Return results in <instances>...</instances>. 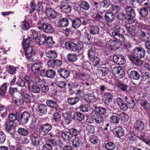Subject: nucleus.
I'll use <instances>...</instances> for the list:
<instances>
[{"instance_id": "22", "label": "nucleus", "mask_w": 150, "mask_h": 150, "mask_svg": "<svg viewBox=\"0 0 150 150\" xmlns=\"http://www.w3.org/2000/svg\"><path fill=\"white\" fill-rule=\"evenodd\" d=\"M58 72L60 76L64 79L67 78L70 75L69 71L64 69H59L58 70Z\"/></svg>"}, {"instance_id": "49", "label": "nucleus", "mask_w": 150, "mask_h": 150, "mask_svg": "<svg viewBox=\"0 0 150 150\" xmlns=\"http://www.w3.org/2000/svg\"><path fill=\"white\" fill-rule=\"evenodd\" d=\"M63 117L67 121H68V123H69L71 120V114L68 112H66L62 114Z\"/></svg>"}, {"instance_id": "56", "label": "nucleus", "mask_w": 150, "mask_h": 150, "mask_svg": "<svg viewBox=\"0 0 150 150\" xmlns=\"http://www.w3.org/2000/svg\"><path fill=\"white\" fill-rule=\"evenodd\" d=\"M117 17L118 19L120 20H125L126 18V15L122 13H118L117 14Z\"/></svg>"}, {"instance_id": "54", "label": "nucleus", "mask_w": 150, "mask_h": 150, "mask_svg": "<svg viewBox=\"0 0 150 150\" xmlns=\"http://www.w3.org/2000/svg\"><path fill=\"white\" fill-rule=\"evenodd\" d=\"M94 49L91 48L88 50V57L90 59L94 57L95 56V53Z\"/></svg>"}, {"instance_id": "29", "label": "nucleus", "mask_w": 150, "mask_h": 150, "mask_svg": "<svg viewBox=\"0 0 150 150\" xmlns=\"http://www.w3.org/2000/svg\"><path fill=\"white\" fill-rule=\"evenodd\" d=\"M89 30L91 34L95 35L98 34L99 29L97 26L90 25L89 26Z\"/></svg>"}, {"instance_id": "30", "label": "nucleus", "mask_w": 150, "mask_h": 150, "mask_svg": "<svg viewBox=\"0 0 150 150\" xmlns=\"http://www.w3.org/2000/svg\"><path fill=\"white\" fill-rule=\"evenodd\" d=\"M103 97L108 103H110L112 102L113 96L111 93L109 92L105 93L103 96Z\"/></svg>"}, {"instance_id": "44", "label": "nucleus", "mask_w": 150, "mask_h": 150, "mask_svg": "<svg viewBox=\"0 0 150 150\" xmlns=\"http://www.w3.org/2000/svg\"><path fill=\"white\" fill-rule=\"evenodd\" d=\"M139 13L142 17L145 18L148 15V11L146 8L142 7L140 9Z\"/></svg>"}, {"instance_id": "52", "label": "nucleus", "mask_w": 150, "mask_h": 150, "mask_svg": "<svg viewBox=\"0 0 150 150\" xmlns=\"http://www.w3.org/2000/svg\"><path fill=\"white\" fill-rule=\"evenodd\" d=\"M33 42V40L31 38L28 37V38L25 39H24L23 42V45H30Z\"/></svg>"}, {"instance_id": "61", "label": "nucleus", "mask_w": 150, "mask_h": 150, "mask_svg": "<svg viewBox=\"0 0 150 150\" xmlns=\"http://www.w3.org/2000/svg\"><path fill=\"white\" fill-rule=\"evenodd\" d=\"M24 102L29 103L30 102V96L28 94H26L24 96H22Z\"/></svg>"}, {"instance_id": "6", "label": "nucleus", "mask_w": 150, "mask_h": 150, "mask_svg": "<svg viewBox=\"0 0 150 150\" xmlns=\"http://www.w3.org/2000/svg\"><path fill=\"white\" fill-rule=\"evenodd\" d=\"M52 128V125L48 123L42 124L40 126V130L45 135L50 132Z\"/></svg>"}, {"instance_id": "28", "label": "nucleus", "mask_w": 150, "mask_h": 150, "mask_svg": "<svg viewBox=\"0 0 150 150\" xmlns=\"http://www.w3.org/2000/svg\"><path fill=\"white\" fill-rule=\"evenodd\" d=\"M60 9L62 12L65 13H69L71 10V8L67 3L63 4L60 7Z\"/></svg>"}, {"instance_id": "3", "label": "nucleus", "mask_w": 150, "mask_h": 150, "mask_svg": "<svg viewBox=\"0 0 150 150\" xmlns=\"http://www.w3.org/2000/svg\"><path fill=\"white\" fill-rule=\"evenodd\" d=\"M79 45V44L78 43H76L71 42H67L65 43L66 48L74 52L79 51L81 49V47Z\"/></svg>"}, {"instance_id": "47", "label": "nucleus", "mask_w": 150, "mask_h": 150, "mask_svg": "<svg viewBox=\"0 0 150 150\" xmlns=\"http://www.w3.org/2000/svg\"><path fill=\"white\" fill-rule=\"evenodd\" d=\"M55 84L60 88H64L66 86V83L64 81H55Z\"/></svg>"}, {"instance_id": "14", "label": "nucleus", "mask_w": 150, "mask_h": 150, "mask_svg": "<svg viewBox=\"0 0 150 150\" xmlns=\"http://www.w3.org/2000/svg\"><path fill=\"white\" fill-rule=\"evenodd\" d=\"M42 28L45 32L51 33L54 32V29L52 26L47 23H44L42 24Z\"/></svg>"}, {"instance_id": "46", "label": "nucleus", "mask_w": 150, "mask_h": 150, "mask_svg": "<svg viewBox=\"0 0 150 150\" xmlns=\"http://www.w3.org/2000/svg\"><path fill=\"white\" fill-rule=\"evenodd\" d=\"M90 60L93 62V64L94 66H96L100 64V60L98 57L96 56L90 59Z\"/></svg>"}, {"instance_id": "18", "label": "nucleus", "mask_w": 150, "mask_h": 150, "mask_svg": "<svg viewBox=\"0 0 150 150\" xmlns=\"http://www.w3.org/2000/svg\"><path fill=\"white\" fill-rule=\"evenodd\" d=\"M115 134L117 137H122L124 135V132L123 128L121 127H117L114 129Z\"/></svg>"}, {"instance_id": "8", "label": "nucleus", "mask_w": 150, "mask_h": 150, "mask_svg": "<svg viewBox=\"0 0 150 150\" xmlns=\"http://www.w3.org/2000/svg\"><path fill=\"white\" fill-rule=\"evenodd\" d=\"M45 13L50 19H54L57 16V12L53 9L50 8H48L46 10Z\"/></svg>"}, {"instance_id": "34", "label": "nucleus", "mask_w": 150, "mask_h": 150, "mask_svg": "<svg viewBox=\"0 0 150 150\" xmlns=\"http://www.w3.org/2000/svg\"><path fill=\"white\" fill-rule=\"evenodd\" d=\"M31 143L35 146H37L40 144V139L39 138L35 136L31 137Z\"/></svg>"}, {"instance_id": "1", "label": "nucleus", "mask_w": 150, "mask_h": 150, "mask_svg": "<svg viewBox=\"0 0 150 150\" xmlns=\"http://www.w3.org/2000/svg\"><path fill=\"white\" fill-rule=\"evenodd\" d=\"M4 126L6 130L8 132L10 133L12 137L16 139V140H20L21 139L19 137H16L18 134H16V132L15 131V126L14 125V123L10 121H8L4 124Z\"/></svg>"}, {"instance_id": "7", "label": "nucleus", "mask_w": 150, "mask_h": 150, "mask_svg": "<svg viewBox=\"0 0 150 150\" xmlns=\"http://www.w3.org/2000/svg\"><path fill=\"white\" fill-rule=\"evenodd\" d=\"M37 111L40 115H42L46 114L47 112V107L44 104L39 103L37 105Z\"/></svg>"}, {"instance_id": "38", "label": "nucleus", "mask_w": 150, "mask_h": 150, "mask_svg": "<svg viewBox=\"0 0 150 150\" xmlns=\"http://www.w3.org/2000/svg\"><path fill=\"white\" fill-rule=\"evenodd\" d=\"M74 115L76 119L79 121L83 120L85 117L84 115L83 114L79 112H75Z\"/></svg>"}, {"instance_id": "37", "label": "nucleus", "mask_w": 150, "mask_h": 150, "mask_svg": "<svg viewBox=\"0 0 150 150\" xmlns=\"http://www.w3.org/2000/svg\"><path fill=\"white\" fill-rule=\"evenodd\" d=\"M79 100V98L78 97H75L74 98H68L67 99L68 103L71 105H74Z\"/></svg>"}, {"instance_id": "48", "label": "nucleus", "mask_w": 150, "mask_h": 150, "mask_svg": "<svg viewBox=\"0 0 150 150\" xmlns=\"http://www.w3.org/2000/svg\"><path fill=\"white\" fill-rule=\"evenodd\" d=\"M16 68L13 66H10L7 69V72L10 74H14L16 72Z\"/></svg>"}, {"instance_id": "41", "label": "nucleus", "mask_w": 150, "mask_h": 150, "mask_svg": "<svg viewBox=\"0 0 150 150\" xmlns=\"http://www.w3.org/2000/svg\"><path fill=\"white\" fill-rule=\"evenodd\" d=\"M117 87L120 88L123 91H127L128 86L126 84H124L121 82H119L117 85Z\"/></svg>"}, {"instance_id": "32", "label": "nucleus", "mask_w": 150, "mask_h": 150, "mask_svg": "<svg viewBox=\"0 0 150 150\" xmlns=\"http://www.w3.org/2000/svg\"><path fill=\"white\" fill-rule=\"evenodd\" d=\"M67 58L69 61L71 62H75L78 59L77 55L76 54H69L67 55Z\"/></svg>"}, {"instance_id": "10", "label": "nucleus", "mask_w": 150, "mask_h": 150, "mask_svg": "<svg viewBox=\"0 0 150 150\" xmlns=\"http://www.w3.org/2000/svg\"><path fill=\"white\" fill-rule=\"evenodd\" d=\"M116 102L119 108L123 111H125L128 109V105L121 98H117L116 99Z\"/></svg>"}, {"instance_id": "12", "label": "nucleus", "mask_w": 150, "mask_h": 150, "mask_svg": "<svg viewBox=\"0 0 150 150\" xmlns=\"http://www.w3.org/2000/svg\"><path fill=\"white\" fill-rule=\"evenodd\" d=\"M95 111L93 112V114L97 113L99 115L101 116L105 114L106 113V109L103 107L95 106L94 107Z\"/></svg>"}, {"instance_id": "33", "label": "nucleus", "mask_w": 150, "mask_h": 150, "mask_svg": "<svg viewBox=\"0 0 150 150\" xmlns=\"http://www.w3.org/2000/svg\"><path fill=\"white\" fill-rule=\"evenodd\" d=\"M42 67L39 64H35L32 66L31 69L34 73H38Z\"/></svg>"}, {"instance_id": "31", "label": "nucleus", "mask_w": 150, "mask_h": 150, "mask_svg": "<svg viewBox=\"0 0 150 150\" xmlns=\"http://www.w3.org/2000/svg\"><path fill=\"white\" fill-rule=\"evenodd\" d=\"M46 36L44 34H41L37 40V43L40 45H42L46 42Z\"/></svg>"}, {"instance_id": "26", "label": "nucleus", "mask_w": 150, "mask_h": 150, "mask_svg": "<svg viewBox=\"0 0 150 150\" xmlns=\"http://www.w3.org/2000/svg\"><path fill=\"white\" fill-rule=\"evenodd\" d=\"M71 21H72V26L75 28H79L82 25L81 20L79 18H76L73 20L71 19Z\"/></svg>"}, {"instance_id": "53", "label": "nucleus", "mask_w": 150, "mask_h": 150, "mask_svg": "<svg viewBox=\"0 0 150 150\" xmlns=\"http://www.w3.org/2000/svg\"><path fill=\"white\" fill-rule=\"evenodd\" d=\"M79 108L80 110L83 112H87L90 110L89 107L88 105H81Z\"/></svg>"}, {"instance_id": "19", "label": "nucleus", "mask_w": 150, "mask_h": 150, "mask_svg": "<svg viewBox=\"0 0 150 150\" xmlns=\"http://www.w3.org/2000/svg\"><path fill=\"white\" fill-rule=\"evenodd\" d=\"M105 18L106 21L108 22H112L115 20V16L111 11H108L105 13Z\"/></svg>"}, {"instance_id": "13", "label": "nucleus", "mask_w": 150, "mask_h": 150, "mask_svg": "<svg viewBox=\"0 0 150 150\" xmlns=\"http://www.w3.org/2000/svg\"><path fill=\"white\" fill-rule=\"evenodd\" d=\"M116 116H112L110 117L111 121L114 123L117 124L119 123L120 117L125 116V113L123 112L120 113L119 114H115Z\"/></svg>"}, {"instance_id": "45", "label": "nucleus", "mask_w": 150, "mask_h": 150, "mask_svg": "<svg viewBox=\"0 0 150 150\" xmlns=\"http://www.w3.org/2000/svg\"><path fill=\"white\" fill-rule=\"evenodd\" d=\"M55 74V71L52 69H48L46 71V76L48 78H53Z\"/></svg>"}, {"instance_id": "39", "label": "nucleus", "mask_w": 150, "mask_h": 150, "mask_svg": "<svg viewBox=\"0 0 150 150\" xmlns=\"http://www.w3.org/2000/svg\"><path fill=\"white\" fill-rule=\"evenodd\" d=\"M7 86L6 83L3 84L0 88V96H3L6 93Z\"/></svg>"}, {"instance_id": "55", "label": "nucleus", "mask_w": 150, "mask_h": 150, "mask_svg": "<svg viewBox=\"0 0 150 150\" xmlns=\"http://www.w3.org/2000/svg\"><path fill=\"white\" fill-rule=\"evenodd\" d=\"M46 42L50 46H51L54 44V41L52 40V38L51 37H48L46 38Z\"/></svg>"}, {"instance_id": "60", "label": "nucleus", "mask_w": 150, "mask_h": 150, "mask_svg": "<svg viewBox=\"0 0 150 150\" xmlns=\"http://www.w3.org/2000/svg\"><path fill=\"white\" fill-rule=\"evenodd\" d=\"M94 120L95 122L98 123H102L103 121V119L101 116L99 115L97 116V115L94 118Z\"/></svg>"}, {"instance_id": "62", "label": "nucleus", "mask_w": 150, "mask_h": 150, "mask_svg": "<svg viewBox=\"0 0 150 150\" xmlns=\"http://www.w3.org/2000/svg\"><path fill=\"white\" fill-rule=\"evenodd\" d=\"M43 150H52V145L47 143L46 142V144L43 146Z\"/></svg>"}, {"instance_id": "20", "label": "nucleus", "mask_w": 150, "mask_h": 150, "mask_svg": "<svg viewBox=\"0 0 150 150\" xmlns=\"http://www.w3.org/2000/svg\"><path fill=\"white\" fill-rule=\"evenodd\" d=\"M69 24L68 19L66 18H62L60 19L57 23L58 27H67Z\"/></svg>"}, {"instance_id": "64", "label": "nucleus", "mask_w": 150, "mask_h": 150, "mask_svg": "<svg viewBox=\"0 0 150 150\" xmlns=\"http://www.w3.org/2000/svg\"><path fill=\"white\" fill-rule=\"evenodd\" d=\"M47 143L50 144V145H51L53 146H55L57 145V141L53 139H49L47 141Z\"/></svg>"}, {"instance_id": "5", "label": "nucleus", "mask_w": 150, "mask_h": 150, "mask_svg": "<svg viewBox=\"0 0 150 150\" xmlns=\"http://www.w3.org/2000/svg\"><path fill=\"white\" fill-rule=\"evenodd\" d=\"M145 51L142 47L136 48L133 51L134 56L136 58L141 59L143 58L145 55Z\"/></svg>"}, {"instance_id": "27", "label": "nucleus", "mask_w": 150, "mask_h": 150, "mask_svg": "<svg viewBox=\"0 0 150 150\" xmlns=\"http://www.w3.org/2000/svg\"><path fill=\"white\" fill-rule=\"evenodd\" d=\"M61 134L62 138L65 141H69L72 139L69 130L68 132L62 131Z\"/></svg>"}, {"instance_id": "43", "label": "nucleus", "mask_w": 150, "mask_h": 150, "mask_svg": "<svg viewBox=\"0 0 150 150\" xmlns=\"http://www.w3.org/2000/svg\"><path fill=\"white\" fill-rule=\"evenodd\" d=\"M81 7L84 10H88L90 7L88 2L86 1H83L80 4Z\"/></svg>"}, {"instance_id": "59", "label": "nucleus", "mask_w": 150, "mask_h": 150, "mask_svg": "<svg viewBox=\"0 0 150 150\" xmlns=\"http://www.w3.org/2000/svg\"><path fill=\"white\" fill-rule=\"evenodd\" d=\"M14 103L18 105H23L24 103L22 96L19 99H15L14 100Z\"/></svg>"}, {"instance_id": "58", "label": "nucleus", "mask_w": 150, "mask_h": 150, "mask_svg": "<svg viewBox=\"0 0 150 150\" xmlns=\"http://www.w3.org/2000/svg\"><path fill=\"white\" fill-rule=\"evenodd\" d=\"M15 84L17 85L18 86L23 87L25 86V82L21 79L17 80Z\"/></svg>"}, {"instance_id": "24", "label": "nucleus", "mask_w": 150, "mask_h": 150, "mask_svg": "<svg viewBox=\"0 0 150 150\" xmlns=\"http://www.w3.org/2000/svg\"><path fill=\"white\" fill-rule=\"evenodd\" d=\"M129 76L130 78L135 80H139L141 78V76L138 72L135 71H131Z\"/></svg>"}, {"instance_id": "57", "label": "nucleus", "mask_w": 150, "mask_h": 150, "mask_svg": "<svg viewBox=\"0 0 150 150\" xmlns=\"http://www.w3.org/2000/svg\"><path fill=\"white\" fill-rule=\"evenodd\" d=\"M140 140L145 142L146 144L150 145V141L143 135H140L138 137Z\"/></svg>"}, {"instance_id": "25", "label": "nucleus", "mask_w": 150, "mask_h": 150, "mask_svg": "<svg viewBox=\"0 0 150 150\" xmlns=\"http://www.w3.org/2000/svg\"><path fill=\"white\" fill-rule=\"evenodd\" d=\"M134 126L138 130L142 131L144 129V124L140 120H137L134 124Z\"/></svg>"}, {"instance_id": "42", "label": "nucleus", "mask_w": 150, "mask_h": 150, "mask_svg": "<svg viewBox=\"0 0 150 150\" xmlns=\"http://www.w3.org/2000/svg\"><path fill=\"white\" fill-rule=\"evenodd\" d=\"M69 133L72 137L73 136L76 137L80 134V131L75 128H71L69 130Z\"/></svg>"}, {"instance_id": "16", "label": "nucleus", "mask_w": 150, "mask_h": 150, "mask_svg": "<svg viewBox=\"0 0 150 150\" xmlns=\"http://www.w3.org/2000/svg\"><path fill=\"white\" fill-rule=\"evenodd\" d=\"M46 104L48 106L55 109L56 111L59 110V106L56 102L50 100H47L46 101Z\"/></svg>"}, {"instance_id": "4", "label": "nucleus", "mask_w": 150, "mask_h": 150, "mask_svg": "<svg viewBox=\"0 0 150 150\" xmlns=\"http://www.w3.org/2000/svg\"><path fill=\"white\" fill-rule=\"evenodd\" d=\"M31 115L28 112L25 111L20 116L18 122L21 124H25L30 118Z\"/></svg>"}, {"instance_id": "15", "label": "nucleus", "mask_w": 150, "mask_h": 150, "mask_svg": "<svg viewBox=\"0 0 150 150\" xmlns=\"http://www.w3.org/2000/svg\"><path fill=\"white\" fill-rule=\"evenodd\" d=\"M8 118L9 120V121H10L14 123L15 121L18 120H19L20 115L18 112H15V113H10L8 116Z\"/></svg>"}, {"instance_id": "23", "label": "nucleus", "mask_w": 150, "mask_h": 150, "mask_svg": "<svg viewBox=\"0 0 150 150\" xmlns=\"http://www.w3.org/2000/svg\"><path fill=\"white\" fill-rule=\"evenodd\" d=\"M125 10L128 16L132 17L135 16V12L134 10L131 7L127 6L125 8Z\"/></svg>"}, {"instance_id": "50", "label": "nucleus", "mask_w": 150, "mask_h": 150, "mask_svg": "<svg viewBox=\"0 0 150 150\" xmlns=\"http://www.w3.org/2000/svg\"><path fill=\"white\" fill-rule=\"evenodd\" d=\"M61 117L60 114L56 112L53 115L52 119L56 122H59L60 121Z\"/></svg>"}, {"instance_id": "63", "label": "nucleus", "mask_w": 150, "mask_h": 150, "mask_svg": "<svg viewBox=\"0 0 150 150\" xmlns=\"http://www.w3.org/2000/svg\"><path fill=\"white\" fill-rule=\"evenodd\" d=\"M6 139V136L2 132H0V143L4 142Z\"/></svg>"}, {"instance_id": "35", "label": "nucleus", "mask_w": 150, "mask_h": 150, "mask_svg": "<svg viewBox=\"0 0 150 150\" xmlns=\"http://www.w3.org/2000/svg\"><path fill=\"white\" fill-rule=\"evenodd\" d=\"M18 132L20 135L24 137H26L29 134L28 130L24 128H19L18 130Z\"/></svg>"}, {"instance_id": "36", "label": "nucleus", "mask_w": 150, "mask_h": 150, "mask_svg": "<svg viewBox=\"0 0 150 150\" xmlns=\"http://www.w3.org/2000/svg\"><path fill=\"white\" fill-rule=\"evenodd\" d=\"M46 54V57L50 58H55L57 56V53L55 51L53 50L49 51Z\"/></svg>"}, {"instance_id": "51", "label": "nucleus", "mask_w": 150, "mask_h": 150, "mask_svg": "<svg viewBox=\"0 0 150 150\" xmlns=\"http://www.w3.org/2000/svg\"><path fill=\"white\" fill-rule=\"evenodd\" d=\"M40 88L37 85H33L32 86L31 91L34 93H39L40 92Z\"/></svg>"}, {"instance_id": "21", "label": "nucleus", "mask_w": 150, "mask_h": 150, "mask_svg": "<svg viewBox=\"0 0 150 150\" xmlns=\"http://www.w3.org/2000/svg\"><path fill=\"white\" fill-rule=\"evenodd\" d=\"M72 144L76 148H78L81 147L83 145L81 140L78 137H76L73 140Z\"/></svg>"}, {"instance_id": "17", "label": "nucleus", "mask_w": 150, "mask_h": 150, "mask_svg": "<svg viewBox=\"0 0 150 150\" xmlns=\"http://www.w3.org/2000/svg\"><path fill=\"white\" fill-rule=\"evenodd\" d=\"M125 100V101L127 103V105L129 108H132L135 106V103L134 100L129 96H126Z\"/></svg>"}, {"instance_id": "9", "label": "nucleus", "mask_w": 150, "mask_h": 150, "mask_svg": "<svg viewBox=\"0 0 150 150\" xmlns=\"http://www.w3.org/2000/svg\"><path fill=\"white\" fill-rule=\"evenodd\" d=\"M113 59L114 62L119 65H122L124 64L125 62L124 57L122 55H114Z\"/></svg>"}, {"instance_id": "40", "label": "nucleus", "mask_w": 150, "mask_h": 150, "mask_svg": "<svg viewBox=\"0 0 150 150\" xmlns=\"http://www.w3.org/2000/svg\"><path fill=\"white\" fill-rule=\"evenodd\" d=\"M115 147V144L112 142H108L105 145V147L108 150H113Z\"/></svg>"}, {"instance_id": "11", "label": "nucleus", "mask_w": 150, "mask_h": 150, "mask_svg": "<svg viewBox=\"0 0 150 150\" xmlns=\"http://www.w3.org/2000/svg\"><path fill=\"white\" fill-rule=\"evenodd\" d=\"M112 72L114 74H118L120 76V78H122L124 75L125 72L121 67L119 66H115L112 69Z\"/></svg>"}, {"instance_id": "2", "label": "nucleus", "mask_w": 150, "mask_h": 150, "mask_svg": "<svg viewBox=\"0 0 150 150\" xmlns=\"http://www.w3.org/2000/svg\"><path fill=\"white\" fill-rule=\"evenodd\" d=\"M36 53L33 50L32 47L28 46L26 47L25 51V55L27 59L31 62H34L37 60L35 56Z\"/></svg>"}]
</instances>
